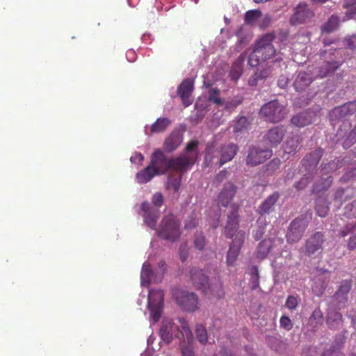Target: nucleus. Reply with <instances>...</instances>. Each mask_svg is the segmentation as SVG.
Returning a JSON list of instances; mask_svg holds the SVG:
<instances>
[{
  "instance_id": "obj_26",
  "label": "nucleus",
  "mask_w": 356,
  "mask_h": 356,
  "mask_svg": "<svg viewBox=\"0 0 356 356\" xmlns=\"http://www.w3.org/2000/svg\"><path fill=\"white\" fill-rule=\"evenodd\" d=\"M340 65L341 64L337 61L326 62L318 68L314 69L312 67V70H314L316 79H322L333 74L339 67Z\"/></svg>"
},
{
  "instance_id": "obj_33",
  "label": "nucleus",
  "mask_w": 356,
  "mask_h": 356,
  "mask_svg": "<svg viewBox=\"0 0 356 356\" xmlns=\"http://www.w3.org/2000/svg\"><path fill=\"white\" fill-rule=\"evenodd\" d=\"M300 144V137L298 135L289 138L283 145L284 153L295 154L298 151Z\"/></svg>"
},
{
  "instance_id": "obj_12",
  "label": "nucleus",
  "mask_w": 356,
  "mask_h": 356,
  "mask_svg": "<svg viewBox=\"0 0 356 356\" xmlns=\"http://www.w3.org/2000/svg\"><path fill=\"white\" fill-rule=\"evenodd\" d=\"M245 232L240 230L229 245V248L226 257V264L228 266H234L245 242Z\"/></svg>"
},
{
  "instance_id": "obj_54",
  "label": "nucleus",
  "mask_w": 356,
  "mask_h": 356,
  "mask_svg": "<svg viewBox=\"0 0 356 356\" xmlns=\"http://www.w3.org/2000/svg\"><path fill=\"white\" fill-rule=\"evenodd\" d=\"M280 327L289 331L292 329L293 323L290 318L287 316L283 315L280 319Z\"/></svg>"
},
{
  "instance_id": "obj_64",
  "label": "nucleus",
  "mask_w": 356,
  "mask_h": 356,
  "mask_svg": "<svg viewBox=\"0 0 356 356\" xmlns=\"http://www.w3.org/2000/svg\"><path fill=\"white\" fill-rule=\"evenodd\" d=\"M347 248L349 250L356 249V234L350 237L347 243Z\"/></svg>"
},
{
  "instance_id": "obj_13",
  "label": "nucleus",
  "mask_w": 356,
  "mask_h": 356,
  "mask_svg": "<svg viewBox=\"0 0 356 356\" xmlns=\"http://www.w3.org/2000/svg\"><path fill=\"white\" fill-rule=\"evenodd\" d=\"M179 330L178 326L175 325L171 319H165L162 322L159 330V334L162 341L166 343H170L175 336L177 338L183 337V329Z\"/></svg>"
},
{
  "instance_id": "obj_41",
  "label": "nucleus",
  "mask_w": 356,
  "mask_h": 356,
  "mask_svg": "<svg viewBox=\"0 0 356 356\" xmlns=\"http://www.w3.org/2000/svg\"><path fill=\"white\" fill-rule=\"evenodd\" d=\"M352 285L351 282L348 280H343L341 282L337 291L335 293L337 298L341 297L343 299L347 300L346 296L350 292Z\"/></svg>"
},
{
  "instance_id": "obj_37",
  "label": "nucleus",
  "mask_w": 356,
  "mask_h": 356,
  "mask_svg": "<svg viewBox=\"0 0 356 356\" xmlns=\"http://www.w3.org/2000/svg\"><path fill=\"white\" fill-rule=\"evenodd\" d=\"M182 176L181 175L171 173L166 183L167 189L171 190L175 193L178 192L181 186Z\"/></svg>"
},
{
  "instance_id": "obj_35",
  "label": "nucleus",
  "mask_w": 356,
  "mask_h": 356,
  "mask_svg": "<svg viewBox=\"0 0 356 356\" xmlns=\"http://www.w3.org/2000/svg\"><path fill=\"white\" fill-rule=\"evenodd\" d=\"M315 210L318 216L322 218L325 217L330 211L327 200L325 197H319L316 200Z\"/></svg>"
},
{
  "instance_id": "obj_28",
  "label": "nucleus",
  "mask_w": 356,
  "mask_h": 356,
  "mask_svg": "<svg viewBox=\"0 0 356 356\" xmlns=\"http://www.w3.org/2000/svg\"><path fill=\"white\" fill-rule=\"evenodd\" d=\"M323 154V149L318 148L315 149L304 157L302 160V165L307 170L314 169L317 166Z\"/></svg>"
},
{
  "instance_id": "obj_20",
  "label": "nucleus",
  "mask_w": 356,
  "mask_h": 356,
  "mask_svg": "<svg viewBox=\"0 0 356 356\" xmlns=\"http://www.w3.org/2000/svg\"><path fill=\"white\" fill-rule=\"evenodd\" d=\"M193 89L194 81L190 79H184L177 88V94L186 107L192 104L191 96Z\"/></svg>"
},
{
  "instance_id": "obj_4",
  "label": "nucleus",
  "mask_w": 356,
  "mask_h": 356,
  "mask_svg": "<svg viewBox=\"0 0 356 356\" xmlns=\"http://www.w3.org/2000/svg\"><path fill=\"white\" fill-rule=\"evenodd\" d=\"M152 204L156 207H153L147 202L141 204V209L143 211L145 223L151 229H155L158 218L160 216L159 208L163 204V197L161 193H156L152 198Z\"/></svg>"
},
{
  "instance_id": "obj_38",
  "label": "nucleus",
  "mask_w": 356,
  "mask_h": 356,
  "mask_svg": "<svg viewBox=\"0 0 356 356\" xmlns=\"http://www.w3.org/2000/svg\"><path fill=\"white\" fill-rule=\"evenodd\" d=\"M320 272H321V274L318 275V277L315 278L314 284L312 286V290L318 296H320V295H321L323 293V291H325V289H326L327 285V283L324 282V281L322 282L321 284H318V281L321 280V278L319 277L321 275H325V274H330V272L328 270H327V269H321Z\"/></svg>"
},
{
  "instance_id": "obj_51",
  "label": "nucleus",
  "mask_w": 356,
  "mask_h": 356,
  "mask_svg": "<svg viewBox=\"0 0 356 356\" xmlns=\"http://www.w3.org/2000/svg\"><path fill=\"white\" fill-rule=\"evenodd\" d=\"M249 125L248 119L245 117H241L234 125V131L240 132L246 129Z\"/></svg>"
},
{
  "instance_id": "obj_25",
  "label": "nucleus",
  "mask_w": 356,
  "mask_h": 356,
  "mask_svg": "<svg viewBox=\"0 0 356 356\" xmlns=\"http://www.w3.org/2000/svg\"><path fill=\"white\" fill-rule=\"evenodd\" d=\"M220 154V165H222L227 162L232 161L236 156L238 148L237 145L229 143L225 144L218 148Z\"/></svg>"
},
{
  "instance_id": "obj_14",
  "label": "nucleus",
  "mask_w": 356,
  "mask_h": 356,
  "mask_svg": "<svg viewBox=\"0 0 356 356\" xmlns=\"http://www.w3.org/2000/svg\"><path fill=\"white\" fill-rule=\"evenodd\" d=\"M238 208L237 204H231V211L227 216V221L225 227V235L231 238L239 232L238 229Z\"/></svg>"
},
{
  "instance_id": "obj_36",
  "label": "nucleus",
  "mask_w": 356,
  "mask_h": 356,
  "mask_svg": "<svg viewBox=\"0 0 356 356\" xmlns=\"http://www.w3.org/2000/svg\"><path fill=\"white\" fill-rule=\"evenodd\" d=\"M170 124L171 120L170 119L167 118H159L151 126V133L163 132Z\"/></svg>"
},
{
  "instance_id": "obj_24",
  "label": "nucleus",
  "mask_w": 356,
  "mask_h": 356,
  "mask_svg": "<svg viewBox=\"0 0 356 356\" xmlns=\"http://www.w3.org/2000/svg\"><path fill=\"white\" fill-rule=\"evenodd\" d=\"M183 136L179 131H172L165 138L163 149L167 152H172L181 144Z\"/></svg>"
},
{
  "instance_id": "obj_10",
  "label": "nucleus",
  "mask_w": 356,
  "mask_h": 356,
  "mask_svg": "<svg viewBox=\"0 0 356 356\" xmlns=\"http://www.w3.org/2000/svg\"><path fill=\"white\" fill-rule=\"evenodd\" d=\"M177 303L184 311L194 312L198 308V297L193 292L179 291L174 293Z\"/></svg>"
},
{
  "instance_id": "obj_42",
  "label": "nucleus",
  "mask_w": 356,
  "mask_h": 356,
  "mask_svg": "<svg viewBox=\"0 0 356 356\" xmlns=\"http://www.w3.org/2000/svg\"><path fill=\"white\" fill-rule=\"evenodd\" d=\"M195 334L198 341L202 344L205 345L208 341V334L206 327L202 325L198 324L195 327Z\"/></svg>"
},
{
  "instance_id": "obj_18",
  "label": "nucleus",
  "mask_w": 356,
  "mask_h": 356,
  "mask_svg": "<svg viewBox=\"0 0 356 356\" xmlns=\"http://www.w3.org/2000/svg\"><path fill=\"white\" fill-rule=\"evenodd\" d=\"M272 156V151L268 149H263L257 147L250 149L246 158V162L252 166L264 163Z\"/></svg>"
},
{
  "instance_id": "obj_21",
  "label": "nucleus",
  "mask_w": 356,
  "mask_h": 356,
  "mask_svg": "<svg viewBox=\"0 0 356 356\" xmlns=\"http://www.w3.org/2000/svg\"><path fill=\"white\" fill-rule=\"evenodd\" d=\"M286 133L284 126H276L269 129L265 136L266 141L273 147H276L283 140Z\"/></svg>"
},
{
  "instance_id": "obj_53",
  "label": "nucleus",
  "mask_w": 356,
  "mask_h": 356,
  "mask_svg": "<svg viewBox=\"0 0 356 356\" xmlns=\"http://www.w3.org/2000/svg\"><path fill=\"white\" fill-rule=\"evenodd\" d=\"M355 143H356V126L349 133L346 139L344 140L343 145L345 148H348Z\"/></svg>"
},
{
  "instance_id": "obj_31",
  "label": "nucleus",
  "mask_w": 356,
  "mask_h": 356,
  "mask_svg": "<svg viewBox=\"0 0 356 356\" xmlns=\"http://www.w3.org/2000/svg\"><path fill=\"white\" fill-rule=\"evenodd\" d=\"M273 244V241L270 238L261 241L258 245L256 257L260 260L265 259L270 252Z\"/></svg>"
},
{
  "instance_id": "obj_29",
  "label": "nucleus",
  "mask_w": 356,
  "mask_h": 356,
  "mask_svg": "<svg viewBox=\"0 0 356 356\" xmlns=\"http://www.w3.org/2000/svg\"><path fill=\"white\" fill-rule=\"evenodd\" d=\"M314 113L312 111H304L294 115L291 123L298 127H302L311 124L313 121Z\"/></svg>"
},
{
  "instance_id": "obj_39",
  "label": "nucleus",
  "mask_w": 356,
  "mask_h": 356,
  "mask_svg": "<svg viewBox=\"0 0 356 356\" xmlns=\"http://www.w3.org/2000/svg\"><path fill=\"white\" fill-rule=\"evenodd\" d=\"M152 270L149 263H144L140 273L141 284L143 286H147L151 282L152 276Z\"/></svg>"
},
{
  "instance_id": "obj_6",
  "label": "nucleus",
  "mask_w": 356,
  "mask_h": 356,
  "mask_svg": "<svg viewBox=\"0 0 356 356\" xmlns=\"http://www.w3.org/2000/svg\"><path fill=\"white\" fill-rule=\"evenodd\" d=\"M259 113L266 121L273 123L280 122L286 114V108L277 100H273L263 105Z\"/></svg>"
},
{
  "instance_id": "obj_5",
  "label": "nucleus",
  "mask_w": 356,
  "mask_h": 356,
  "mask_svg": "<svg viewBox=\"0 0 356 356\" xmlns=\"http://www.w3.org/2000/svg\"><path fill=\"white\" fill-rule=\"evenodd\" d=\"M312 220V213L301 215L294 219L290 224L286 234L289 243H295L300 240L309 222Z\"/></svg>"
},
{
  "instance_id": "obj_60",
  "label": "nucleus",
  "mask_w": 356,
  "mask_h": 356,
  "mask_svg": "<svg viewBox=\"0 0 356 356\" xmlns=\"http://www.w3.org/2000/svg\"><path fill=\"white\" fill-rule=\"evenodd\" d=\"M198 224V220L195 218L190 217L186 220L185 229H191L195 228Z\"/></svg>"
},
{
  "instance_id": "obj_23",
  "label": "nucleus",
  "mask_w": 356,
  "mask_h": 356,
  "mask_svg": "<svg viewBox=\"0 0 356 356\" xmlns=\"http://www.w3.org/2000/svg\"><path fill=\"white\" fill-rule=\"evenodd\" d=\"M280 197L277 191L273 193L268 196L260 204L257 209V213L261 215L270 214L275 211V204Z\"/></svg>"
},
{
  "instance_id": "obj_1",
  "label": "nucleus",
  "mask_w": 356,
  "mask_h": 356,
  "mask_svg": "<svg viewBox=\"0 0 356 356\" xmlns=\"http://www.w3.org/2000/svg\"><path fill=\"white\" fill-rule=\"evenodd\" d=\"M189 276L193 286L200 290L207 296L221 299L225 296L222 284L219 278L209 280L208 276L202 269L192 268L189 271Z\"/></svg>"
},
{
  "instance_id": "obj_34",
  "label": "nucleus",
  "mask_w": 356,
  "mask_h": 356,
  "mask_svg": "<svg viewBox=\"0 0 356 356\" xmlns=\"http://www.w3.org/2000/svg\"><path fill=\"white\" fill-rule=\"evenodd\" d=\"M342 315L336 311H330L327 314L326 323L330 329L335 330L342 322Z\"/></svg>"
},
{
  "instance_id": "obj_8",
  "label": "nucleus",
  "mask_w": 356,
  "mask_h": 356,
  "mask_svg": "<svg viewBox=\"0 0 356 356\" xmlns=\"http://www.w3.org/2000/svg\"><path fill=\"white\" fill-rule=\"evenodd\" d=\"M179 327L183 329L184 341L180 343L181 356H195L193 347V336L187 321L184 318H179Z\"/></svg>"
},
{
  "instance_id": "obj_63",
  "label": "nucleus",
  "mask_w": 356,
  "mask_h": 356,
  "mask_svg": "<svg viewBox=\"0 0 356 356\" xmlns=\"http://www.w3.org/2000/svg\"><path fill=\"white\" fill-rule=\"evenodd\" d=\"M280 163H281L280 160L277 158H275L269 162V163L268 165V168L270 170H275L279 168Z\"/></svg>"
},
{
  "instance_id": "obj_44",
  "label": "nucleus",
  "mask_w": 356,
  "mask_h": 356,
  "mask_svg": "<svg viewBox=\"0 0 356 356\" xmlns=\"http://www.w3.org/2000/svg\"><path fill=\"white\" fill-rule=\"evenodd\" d=\"M343 216L349 219L356 218V200L344 207Z\"/></svg>"
},
{
  "instance_id": "obj_9",
  "label": "nucleus",
  "mask_w": 356,
  "mask_h": 356,
  "mask_svg": "<svg viewBox=\"0 0 356 356\" xmlns=\"http://www.w3.org/2000/svg\"><path fill=\"white\" fill-rule=\"evenodd\" d=\"M325 241V238L323 232H316L312 234L305 241V254L309 257H313L316 254H321Z\"/></svg>"
},
{
  "instance_id": "obj_27",
  "label": "nucleus",
  "mask_w": 356,
  "mask_h": 356,
  "mask_svg": "<svg viewBox=\"0 0 356 356\" xmlns=\"http://www.w3.org/2000/svg\"><path fill=\"white\" fill-rule=\"evenodd\" d=\"M220 154L218 148L213 145H208L205 152L204 164L207 167L216 165L220 167Z\"/></svg>"
},
{
  "instance_id": "obj_62",
  "label": "nucleus",
  "mask_w": 356,
  "mask_h": 356,
  "mask_svg": "<svg viewBox=\"0 0 356 356\" xmlns=\"http://www.w3.org/2000/svg\"><path fill=\"white\" fill-rule=\"evenodd\" d=\"M355 227L356 223L347 225L346 227L340 232V236L342 237L346 236L349 233L355 230Z\"/></svg>"
},
{
  "instance_id": "obj_48",
  "label": "nucleus",
  "mask_w": 356,
  "mask_h": 356,
  "mask_svg": "<svg viewBox=\"0 0 356 356\" xmlns=\"http://www.w3.org/2000/svg\"><path fill=\"white\" fill-rule=\"evenodd\" d=\"M300 301L298 296H289L285 302V306L291 311H294L297 309Z\"/></svg>"
},
{
  "instance_id": "obj_50",
  "label": "nucleus",
  "mask_w": 356,
  "mask_h": 356,
  "mask_svg": "<svg viewBox=\"0 0 356 356\" xmlns=\"http://www.w3.org/2000/svg\"><path fill=\"white\" fill-rule=\"evenodd\" d=\"M345 193L346 190L342 188L337 189L334 193V201L339 206L341 205L343 202L352 197V195H346Z\"/></svg>"
},
{
  "instance_id": "obj_56",
  "label": "nucleus",
  "mask_w": 356,
  "mask_h": 356,
  "mask_svg": "<svg viewBox=\"0 0 356 356\" xmlns=\"http://www.w3.org/2000/svg\"><path fill=\"white\" fill-rule=\"evenodd\" d=\"M242 103L241 99H233L229 102H224L223 105L225 106V110L230 111L236 108L238 106H239Z\"/></svg>"
},
{
  "instance_id": "obj_59",
  "label": "nucleus",
  "mask_w": 356,
  "mask_h": 356,
  "mask_svg": "<svg viewBox=\"0 0 356 356\" xmlns=\"http://www.w3.org/2000/svg\"><path fill=\"white\" fill-rule=\"evenodd\" d=\"M309 179V176L305 175L304 177H302L299 180V181L296 183V184H295L296 188L298 190L304 189L310 181Z\"/></svg>"
},
{
  "instance_id": "obj_11",
  "label": "nucleus",
  "mask_w": 356,
  "mask_h": 356,
  "mask_svg": "<svg viewBox=\"0 0 356 356\" xmlns=\"http://www.w3.org/2000/svg\"><path fill=\"white\" fill-rule=\"evenodd\" d=\"M196 161L195 154H182L179 156L170 159V170L176 174L183 175Z\"/></svg>"
},
{
  "instance_id": "obj_22",
  "label": "nucleus",
  "mask_w": 356,
  "mask_h": 356,
  "mask_svg": "<svg viewBox=\"0 0 356 356\" xmlns=\"http://www.w3.org/2000/svg\"><path fill=\"white\" fill-rule=\"evenodd\" d=\"M316 79L313 70L300 72L294 81L293 86L297 91L304 90Z\"/></svg>"
},
{
  "instance_id": "obj_32",
  "label": "nucleus",
  "mask_w": 356,
  "mask_h": 356,
  "mask_svg": "<svg viewBox=\"0 0 356 356\" xmlns=\"http://www.w3.org/2000/svg\"><path fill=\"white\" fill-rule=\"evenodd\" d=\"M158 175L149 164L143 170L139 171L136 178L139 184H146L149 182L155 175Z\"/></svg>"
},
{
  "instance_id": "obj_46",
  "label": "nucleus",
  "mask_w": 356,
  "mask_h": 356,
  "mask_svg": "<svg viewBox=\"0 0 356 356\" xmlns=\"http://www.w3.org/2000/svg\"><path fill=\"white\" fill-rule=\"evenodd\" d=\"M342 165V162L339 159H334L326 164L322 168L323 174H328L337 170Z\"/></svg>"
},
{
  "instance_id": "obj_52",
  "label": "nucleus",
  "mask_w": 356,
  "mask_h": 356,
  "mask_svg": "<svg viewBox=\"0 0 356 356\" xmlns=\"http://www.w3.org/2000/svg\"><path fill=\"white\" fill-rule=\"evenodd\" d=\"M194 247L198 250H202L205 246V238L202 234H196L194 238Z\"/></svg>"
},
{
  "instance_id": "obj_30",
  "label": "nucleus",
  "mask_w": 356,
  "mask_h": 356,
  "mask_svg": "<svg viewBox=\"0 0 356 356\" xmlns=\"http://www.w3.org/2000/svg\"><path fill=\"white\" fill-rule=\"evenodd\" d=\"M246 58V54L245 52L241 54V55L237 58L235 62L233 63L231 71L230 76L233 80H238L243 72V63Z\"/></svg>"
},
{
  "instance_id": "obj_16",
  "label": "nucleus",
  "mask_w": 356,
  "mask_h": 356,
  "mask_svg": "<svg viewBox=\"0 0 356 356\" xmlns=\"http://www.w3.org/2000/svg\"><path fill=\"white\" fill-rule=\"evenodd\" d=\"M314 15V13L306 3H299L290 18L291 25H299L306 22Z\"/></svg>"
},
{
  "instance_id": "obj_61",
  "label": "nucleus",
  "mask_w": 356,
  "mask_h": 356,
  "mask_svg": "<svg viewBox=\"0 0 356 356\" xmlns=\"http://www.w3.org/2000/svg\"><path fill=\"white\" fill-rule=\"evenodd\" d=\"M332 182L331 176H328L326 179H325V181L323 184V186L321 188H318L317 186H316L313 191H321L323 190H326L327 188L330 187Z\"/></svg>"
},
{
  "instance_id": "obj_3",
  "label": "nucleus",
  "mask_w": 356,
  "mask_h": 356,
  "mask_svg": "<svg viewBox=\"0 0 356 356\" xmlns=\"http://www.w3.org/2000/svg\"><path fill=\"white\" fill-rule=\"evenodd\" d=\"M180 221L173 214L165 216L156 229V234L161 238L174 243L181 236Z\"/></svg>"
},
{
  "instance_id": "obj_15",
  "label": "nucleus",
  "mask_w": 356,
  "mask_h": 356,
  "mask_svg": "<svg viewBox=\"0 0 356 356\" xmlns=\"http://www.w3.org/2000/svg\"><path fill=\"white\" fill-rule=\"evenodd\" d=\"M149 165L154 168L158 175L165 174L170 170V159H168L161 149H156L151 156Z\"/></svg>"
},
{
  "instance_id": "obj_49",
  "label": "nucleus",
  "mask_w": 356,
  "mask_h": 356,
  "mask_svg": "<svg viewBox=\"0 0 356 356\" xmlns=\"http://www.w3.org/2000/svg\"><path fill=\"white\" fill-rule=\"evenodd\" d=\"M343 342L337 343L334 346L330 347V348L325 350L321 356H343L342 353L340 351V349L342 346Z\"/></svg>"
},
{
  "instance_id": "obj_45",
  "label": "nucleus",
  "mask_w": 356,
  "mask_h": 356,
  "mask_svg": "<svg viewBox=\"0 0 356 356\" xmlns=\"http://www.w3.org/2000/svg\"><path fill=\"white\" fill-rule=\"evenodd\" d=\"M261 16V12L259 10H251L246 12L245 15V22L246 24H254Z\"/></svg>"
},
{
  "instance_id": "obj_57",
  "label": "nucleus",
  "mask_w": 356,
  "mask_h": 356,
  "mask_svg": "<svg viewBox=\"0 0 356 356\" xmlns=\"http://www.w3.org/2000/svg\"><path fill=\"white\" fill-rule=\"evenodd\" d=\"M323 319V312L320 309H316L309 318V321H316V323H322Z\"/></svg>"
},
{
  "instance_id": "obj_2",
  "label": "nucleus",
  "mask_w": 356,
  "mask_h": 356,
  "mask_svg": "<svg viewBox=\"0 0 356 356\" xmlns=\"http://www.w3.org/2000/svg\"><path fill=\"white\" fill-rule=\"evenodd\" d=\"M274 37L267 34L261 38L256 44L255 48L250 54L248 63L251 67H257L260 61H265L275 54V49L272 44Z\"/></svg>"
},
{
  "instance_id": "obj_7",
  "label": "nucleus",
  "mask_w": 356,
  "mask_h": 356,
  "mask_svg": "<svg viewBox=\"0 0 356 356\" xmlns=\"http://www.w3.org/2000/svg\"><path fill=\"white\" fill-rule=\"evenodd\" d=\"M163 291L161 289H151L148 294V309L154 322H157L161 316L163 306Z\"/></svg>"
},
{
  "instance_id": "obj_47",
  "label": "nucleus",
  "mask_w": 356,
  "mask_h": 356,
  "mask_svg": "<svg viewBox=\"0 0 356 356\" xmlns=\"http://www.w3.org/2000/svg\"><path fill=\"white\" fill-rule=\"evenodd\" d=\"M208 100L218 106L223 104V99L220 97V90L218 88L209 90Z\"/></svg>"
},
{
  "instance_id": "obj_40",
  "label": "nucleus",
  "mask_w": 356,
  "mask_h": 356,
  "mask_svg": "<svg viewBox=\"0 0 356 356\" xmlns=\"http://www.w3.org/2000/svg\"><path fill=\"white\" fill-rule=\"evenodd\" d=\"M339 24V19L338 17L332 15L328 21L322 26L323 32L330 33L337 29Z\"/></svg>"
},
{
  "instance_id": "obj_17",
  "label": "nucleus",
  "mask_w": 356,
  "mask_h": 356,
  "mask_svg": "<svg viewBox=\"0 0 356 356\" xmlns=\"http://www.w3.org/2000/svg\"><path fill=\"white\" fill-rule=\"evenodd\" d=\"M237 187L232 182H227L218 193L216 202L218 207H227L233 200Z\"/></svg>"
},
{
  "instance_id": "obj_43",
  "label": "nucleus",
  "mask_w": 356,
  "mask_h": 356,
  "mask_svg": "<svg viewBox=\"0 0 356 356\" xmlns=\"http://www.w3.org/2000/svg\"><path fill=\"white\" fill-rule=\"evenodd\" d=\"M259 273L257 266H252L251 268V277L250 284L252 290H256L259 286Z\"/></svg>"
},
{
  "instance_id": "obj_58",
  "label": "nucleus",
  "mask_w": 356,
  "mask_h": 356,
  "mask_svg": "<svg viewBox=\"0 0 356 356\" xmlns=\"http://www.w3.org/2000/svg\"><path fill=\"white\" fill-rule=\"evenodd\" d=\"M179 257L182 261H185L188 258V248L186 243H182L179 248Z\"/></svg>"
},
{
  "instance_id": "obj_55",
  "label": "nucleus",
  "mask_w": 356,
  "mask_h": 356,
  "mask_svg": "<svg viewBox=\"0 0 356 356\" xmlns=\"http://www.w3.org/2000/svg\"><path fill=\"white\" fill-rule=\"evenodd\" d=\"M199 143L197 140H192L188 143L185 148L186 153L185 154H195L196 157L197 156V148L198 147Z\"/></svg>"
},
{
  "instance_id": "obj_19",
  "label": "nucleus",
  "mask_w": 356,
  "mask_h": 356,
  "mask_svg": "<svg viewBox=\"0 0 356 356\" xmlns=\"http://www.w3.org/2000/svg\"><path fill=\"white\" fill-rule=\"evenodd\" d=\"M356 113V102H350L332 109L330 113L332 121L340 120Z\"/></svg>"
}]
</instances>
